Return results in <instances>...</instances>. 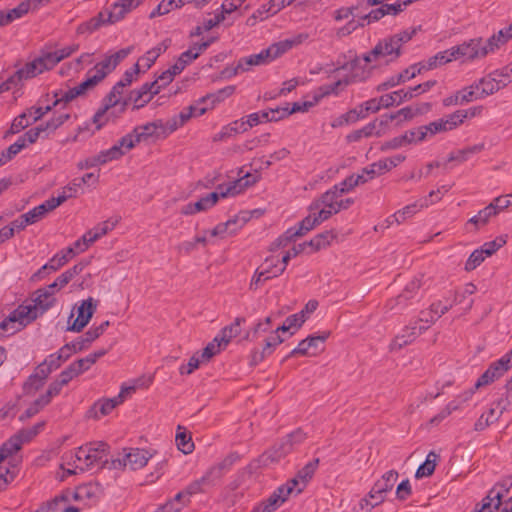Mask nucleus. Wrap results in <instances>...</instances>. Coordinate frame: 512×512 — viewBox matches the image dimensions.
I'll return each instance as SVG.
<instances>
[{
  "mask_svg": "<svg viewBox=\"0 0 512 512\" xmlns=\"http://www.w3.org/2000/svg\"><path fill=\"white\" fill-rule=\"evenodd\" d=\"M294 44L295 41L286 39L270 45L258 54L242 57L239 60L242 66L247 67L248 69L250 66L267 64L286 53Z\"/></svg>",
  "mask_w": 512,
  "mask_h": 512,
  "instance_id": "nucleus-1",
  "label": "nucleus"
},
{
  "mask_svg": "<svg viewBox=\"0 0 512 512\" xmlns=\"http://www.w3.org/2000/svg\"><path fill=\"white\" fill-rule=\"evenodd\" d=\"M397 478L398 472L395 470H389L384 473L381 479L374 483L373 487L368 493V498L361 500V507L364 508V505H370V511L375 506L384 502L387 492L392 490Z\"/></svg>",
  "mask_w": 512,
  "mask_h": 512,
  "instance_id": "nucleus-2",
  "label": "nucleus"
},
{
  "mask_svg": "<svg viewBox=\"0 0 512 512\" xmlns=\"http://www.w3.org/2000/svg\"><path fill=\"white\" fill-rule=\"evenodd\" d=\"M52 110V106L35 107L32 106L17 116L8 130V134H17L26 127L40 120L44 115Z\"/></svg>",
  "mask_w": 512,
  "mask_h": 512,
  "instance_id": "nucleus-3",
  "label": "nucleus"
},
{
  "mask_svg": "<svg viewBox=\"0 0 512 512\" xmlns=\"http://www.w3.org/2000/svg\"><path fill=\"white\" fill-rule=\"evenodd\" d=\"M428 326H422L417 320L405 326L402 332L397 335L389 345L390 351H399L406 345L412 343L418 336L424 333Z\"/></svg>",
  "mask_w": 512,
  "mask_h": 512,
  "instance_id": "nucleus-4",
  "label": "nucleus"
},
{
  "mask_svg": "<svg viewBox=\"0 0 512 512\" xmlns=\"http://www.w3.org/2000/svg\"><path fill=\"white\" fill-rule=\"evenodd\" d=\"M450 49L455 60L460 58L473 60L487 55V50L482 49V38L470 39L469 41L453 46Z\"/></svg>",
  "mask_w": 512,
  "mask_h": 512,
  "instance_id": "nucleus-5",
  "label": "nucleus"
},
{
  "mask_svg": "<svg viewBox=\"0 0 512 512\" xmlns=\"http://www.w3.org/2000/svg\"><path fill=\"white\" fill-rule=\"evenodd\" d=\"M510 369V366L502 357L490 363L488 368L477 379L475 383V389H479L483 386H487L489 384L494 383L495 381L503 377Z\"/></svg>",
  "mask_w": 512,
  "mask_h": 512,
  "instance_id": "nucleus-6",
  "label": "nucleus"
},
{
  "mask_svg": "<svg viewBox=\"0 0 512 512\" xmlns=\"http://www.w3.org/2000/svg\"><path fill=\"white\" fill-rule=\"evenodd\" d=\"M330 336V332L326 331L320 335H310L307 338L299 342L296 348H294L285 359L293 357L295 355L301 356H312L316 355L319 344H324Z\"/></svg>",
  "mask_w": 512,
  "mask_h": 512,
  "instance_id": "nucleus-7",
  "label": "nucleus"
},
{
  "mask_svg": "<svg viewBox=\"0 0 512 512\" xmlns=\"http://www.w3.org/2000/svg\"><path fill=\"white\" fill-rule=\"evenodd\" d=\"M96 308L97 304L92 297L83 300L77 309L78 315L76 319L67 327V330L77 333L81 332L93 317Z\"/></svg>",
  "mask_w": 512,
  "mask_h": 512,
  "instance_id": "nucleus-8",
  "label": "nucleus"
},
{
  "mask_svg": "<svg viewBox=\"0 0 512 512\" xmlns=\"http://www.w3.org/2000/svg\"><path fill=\"white\" fill-rule=\"evenodd\" d=\"M421 287V281L418 278H414L411 280L404 288V290L393 299H390L387 302V307L390 310H395L396 312H401L409 305V301L413 299L418 293Z\"/></svg>",
  "mask_w": 512,
  "mask_h": 512,
  "instance_id": "nucleus-9",
  "label": "nucleus"
},
{
  "mask_svg": "<svg viewBox=\"0 0 512 512\" xmlns=\"http://www.w3.org/2000/svg\"><path fill=\"white\" fill-rule=\"evenodd\" d=\"M132 47L122 48L117 52L106 56L104 60L97 63L93 70L96 76L104 74V78L115 70V68L131 53Z\"/></svg>",
  "mask_w": 512,
  "mask_h": 512,
  "instance_id": "nucleus-10",
  "label": "nucleus"
},
{
  "mask_svg": "<svg viewBox=\"0 0 512 512\" xmlns=\"http://www.w3.org/2000/svg\"><path fill=\"white\" fill-rule=\"evenodd\" d=\"M89 450L88 470L95 466L99 468L105 467L108 463L107 456L110 446L103 441L89 442Z\"/></svg>",
  "mask_w": 512,
  "mask_h": 512,
  "instance_id": "nucleus-11",
  "label": "nucleus"
},
{
  "mask_svg": "<svg viewBox=\"0 0 512 512\" xmlns=\"http://www.w3.org/2000/svg\"><path fill=\"white\" fill-rule=\"evenodd\" d=\"M291 443L286 441L283 437L277 443L273 445L269 450L265 451L260 456V462L267 465L268 463H274L280 461L286 455L291 453Z\"/></svg>",
  "mask_w": 512,
  "mask_h": 512,
  "instance_id": "nucleus-12",
  "label": "nucleus"
},
{
  "mask_svg": "<svg viewBox=\"0 0 512 512\" xmlns=\"http://www.w3.org/2000/svg\"><path fill=\"white\" fill-rule=\"evenodd\" d=\"M38 316L39 313L36 312L35 307L20 305L9 314V321H13L14 326L21 330Z\"/></svg>",
  "mask_w": 512,
  "mask_h": 512,
  "instance_id": "nucleus-13",
  "label": "nucleus"
},
{
  "mask_svg": "<svg viewBox=\"0 0 512 512\" xmlns=\"http://www.w3.org/2000/svg\"><path fill=\"white\" fill-rule=\"evenodd\" d=\"M162 120H156L153 122L146 123L144 125L136 126L133 132L136 137V141L139 143L146 141L149 138L160 139L163 138L162 132Z\"/></svg>",
  "mask_w": 512,
  "mask_h": 512,
  "instance_id": "nucleus-14",
  "label": "nucleus"
},
{
  "mask_svg": "<svg viewBox=\"0 0 512 512\" xmlns=\"http://www.w3.org/2000/svg\"><path fill=\"white\" fill-rule=\"evenodd\" d=\"M420 131L418 128L406 131L404 134L396 136L382 145V150L398 149L406 145L420 142Z\"/></svg>",
  "mask_w": 512,
  "mask_h": 512,
  "instance_id": "nucleus-15",
  "label": "nucleus"
},
{
  "mask_svg": "<svg viewBox=\"0 0 512 512\" xmlns=\"http://www.w3.org/2000/svg\"><path fill=\"white\" fill-rule=\"evenodd\" d=\"M372 54L375 59L380 57L391 56L387 62L392 61L398 58L401 54L398 46L396 45L394 39L391 37L385 38L379 41L376 46L372 49Z\"/></svg>",
  "mask_w": 512,
  "mask_h": 512,
  "instance_id": "nucleus-16",
  "label": "nucleus"
},
{
  "mask_svg": "<svg viewBox=\"0 0 512 512\" xmlns=\"http://www.w3.org/2000/svg\"><path fill=\"white\" fill-rule=\"evenodd\" d=\"M58 206H60V201H54V199L49 198L45 200L42 204L34 207L33 209L29 210L28 212L24 213V217L27 219V221L31 224H34L44 218V216L50 212L56 209Z\"/></svg>",
  "mask_w": 512,
  "mask_h": 512,
  "instance_id": "nucleus-17",
  "label": "nucleus"
},
{
  "mask_svg": "<svg viewBox=\"0 0 512 512\" xmlns=\"http://www.w3.org/2000/svg\"><path fill=\"white\" fill-rule=\"evenodd\" d=\"M120 404H122V396L99 399L93 404L89 413L93 414V417L98 419L100 416L110 414L112 410Z\"/></svg>",
  "mask_w": 512,
  "mask_h": 512,
  "instance_id": "nucleus-18",
  "label": "nucleus"
},
{
  "mask_svg": "<svg viewBox=\"0 0 512 512\" xmlns=\"http://www.w3.org/2000/svg\"><path fill=\"white\" fill-rule=\"evenodd\" d=\"M49 375H46L44 369L37 366L35 371L27 378V380L23 384V392L26 395H32L38 390H40Z\"/></svg>",
  "mask_w": 512,
  "mask_h": 512,
  "instance_id": "nucleus-19",
  "label": "nucleus"
},
{
  "mask_svg": "<svg viewBox=\"0 0 512 512\" xmlns=\"http://www.w3.org/2000/svg\"><path fill=\"white\" fill-rule=\"evenodd\" d=\"M151 457L152 454L140 448H130L129 451L125 453V461L132 470L143 468Z\"/></svg>",
  "mask_w": 512,
  "mask_h": 512,
  "instance_id": "nucleus-20",
  "label": "nucleus"
},
{
  "mask_svg": "<svg viewBox=\"0 0 512 512\" xmlns=\"http://www.w3.org/2000/svg\"><path fill=\"white\" fill-rule=\"evenodd\" d=\"M35 294L36 297L34 299L33 307L36 308V312L40 315L53 307L56 302L53 291H51L48 287L38 289Z\"/></svg>",
  "mask_w": 512,
  "mask_h": 512,
  "instance_id": "nucleus-21",
  "label": "nucleus"
},
{
  "mask_svg": "<svg viewBox=\"0 0 512 512\" xmlns=\"http://www.w3.org/2000/svg\"><path fill=\"white\" fill-rule=\"evenodd\" d=\"M503 402H504L503 399H499L498 401L495 402L496 407L500 408L499 413H496V409L493 407L490 408L486 413H483L479 417V419L475 422L474 429L476 431H482L486 427H488L490 424L497 421L499 419L500 415L506 410V406L503 405Z\"/></svg>",
  "mask_w": 512,
  "mask_h": 512,
  "instance_id": "nucleus-22",
  "label": "nucleus"
},
{
  "mask_svg": "<svg viewBox=\"0 0 512 512\" xmlns=\"http://www.w3.org/2000/svg\"><path fill=\"white\" fill-rule=\"evenodd\" d=\"M155 83H144L139 89L130 92L129 100L134 104L133 109L138 110L144 107L151 100V89Z\"/></svg>",
  "mask_w": 512,
  "mask_h": 512,
  "instance_id": "nucleus-23",
  "label": "nucleus"
},
{
  "mask_svg": "<svg viewBox=\"0 0 512 512\" xmlns=\"http://www.w3.org/2000/svg\"><path fill=\"white\" fill-rule=\"evenodd\" d=\"M480 88V97L484 98L505 87V82L492 73L488 77L480 79L478 82Z\"/></svg>",
  "mask_w": 512,
  "mask_h": 512,
  "instance_id": "nucleus-24",
  "label": "nucleus"
},
{
  "mask_svg": "<svg viewBox=\"0 0 512 512\" xmlns=\"http://www.w3.org/2000/svg\"><path fill=\"white\" fill-rule=\"evenodd\" d=\"M41 60L34 59L31 62L25 64L24 67L18 69L12 76L14 77L17 84H19L22 80H27L41 74L43 72V67L40 65Z\"/></svg>",
  "mask_w": 512,
  "mask_h": 512,
  "instance_id": "nucleus-25",
  "label": "nucleus"
},
{
  "mask_svg": "<svg viewBox=\"0 0 512 512\" xmlns=\"http://www.w3.org/2000/svg\"><path fill=\"white\" fill-rule=\"evenodd\" d=\"M245 322V318L237 317L233 323L221 329L220 333L216 336L223 347L231 341L232 338L238 336L241 332V324Z\"/></svg>",
  "mask_w": 512,
  "mask_h": 512,
  "instance_id": "nucleus-26",
  "label": "nucleus"
},
{
  "mask_svg": "<svg viewBox=\"0 0 512 512\" xmlns=\"http://www.w3.org/2000/svg\"><path fill=\"white\" fill-rule=\"evenodd\" d=\"M109 24L106 20V13L99 12L96 16L92 17L88 21H85L78 25L77 27V34H86V33H93L94 31L98 30L103 25Z\"/></svg>",
  "mask_w": 512,
  "mask_h": 512,
  "instance_id": "nucleus-27",
  "label": "nucleus"
},
{
  "mask_svg": "<svg viewBox=\"0 0 512 512\" xmlns=\"http://www.w3.org/2000/svg\"><path fill=\"white\" fill-rule=\"evenodd\" d=\"M23 444V440L17 434L4 442L0 447V467H4L3 462L19 451Z\"/></svg>",
  "mask_w": 512,
  "mask_h": 512,
  "instance_id": "nucleus-28",
  "label": "nucleus"
},
{
  "mask_svg": "<svg viewBox=\"0 0 512 512\" xmlns=\"http://www.w3.org/2000/svg\"><path fill=\"white\" fill-rule=\"evenodd\" d=\"M413 97L414 94H411V91L400 89L390 94L382 95L381 101L383 103L384 108H389L395 104L399 105L404 101L410 100Z\"/></svg>",
  "mask_w": 512,
  "mask_h": 512,
  "instance_id": "nucleus-29",
  "label": "nucleus"
},
{
  "mask_svg": "<svg viewBox=\"0 0 512 512\" xmlns=\"http://www.w3.org/2000/svg\"><path fill=\"white\" fill-rule=\"evenodd\" d=\"M336 238V233L332 230L324 231L315 235L310 241H306L313 252L319 251L330 245L331 241Z\"/></svg>",
  "mask_w": 512,
  "mask_h": 512,
  "instance_id": "nucleus-30",
  "label": "nucleus"
},
{
  "mask_svg": "<svg viewBox=\"0 0 512 512\" xmlns=\"http://www.w3.org/2000/svg\"><path fill=\"white\" fill-rule=\"evenodd\" d=\"M363 118H365V113L363 110V105H360L358 108L351 109L348 112L336 118L332 123V127H340L343 125L354 123L359 119Z\"/></svg>",
  "mask_w": 512,
  "mask_h": 512,
  "instance_id": "nucleus-31",
  "label": "nucleus"
},
{
  "mask_svg": "<svg viewBox=\"0 0 512 512\" xmlns=\"http://www.w3.org/2000/svg\"><path fill=\"white\" fill-rule=\"evenodd\" d=\"M495 216H496V212L494 210V206L487 205L482 210H480L476 215L471 217L468 220L467 224H473L475 226V229L478 230L481 227L488 224L490 219Z\"/></svg>",
  "mask_w": 512,
  "mask_h": 512,
  "instance_id": "nucleus-32",
  "label": "nucleus"
},
{
  "mask_svg": "<svg viewBox=\"0 0 512 512\" xmlns=\"http://www.w3.org/2000/svg\"><path fill=\"white\" fill-rule=\"evenodd\" d=\"M438 459L439 455L434 451H430L426 457L425 462L417 468L415 477L420 479L422 477L431 476L435 471L436 462Z\"/></svg>",
  "mask_w": 512,
  "mask_h": 512,
  "instance_id": "nucleus-33",
  "label": "nucleus"
},
{
  "mask_svg": "<svg viewBox=\"0 0 512 512\" xmlns=\"http://www.w3.org/2000/svg\"><path fill=\"white\" fill-rule=\"evenodd\" d=\"M175 441L178 449L184 454H189L194 450V443L190 433L181 426L177 428Z\"/></svg>",
  "mask_w": 512,
  "mask_h": 512,
  "instance_id": "nucleus-34",
  "label": "nucleus"
},
{
  "mask_svg": "<svg viewBox=\"0 0 512 512\" xmlns=\"http://www.w3.org/2000/svg\"><path fill=\"white\" fill-rule=\"evenodd\" d=\"M420 131V140H424L428 135L433 136L439 132L449 131L450 127L446 125L444 118L438 119L428 125L418 127Z\"/></svg>",
  "mask_w": 512,
  "mask_h": 512,
  "instance_id": "nucleus-35",
  "label": "nucleus"
},
{
  "mask_svg": "<svg viewBox=\"0 0 512 512\" xmlns=\"http://www.w3.org/2000/svg\"><path fill=\"white\" fill-rule=\"evenodd\" d=\"M483 144H476L456 152H451L448 156L447 162L456 161L458 163H463L469 159V157L473 154L479 153L483 150Z\"/></svg>",
  "mask_w": 512,
  "mask_h": 512,
  "instance_id": "nucleus-36",
  "label": "nucleus"
},
{
  "mask_svg": "<svg viewBox=\"0 0 512 512\" xmlns=\"http://www.w3.org/2000/svg\"><path fill=\"white\" fill-rule=\"evenodd\" d=\"M61 267H63V262L60 263V260H58L56 255H54L46 264H44L31 276V281L41 280L50 273L56 272Z\"/></svg>",
  "mask_w": 512,
  "mask_h": 512,
  "instance_id": "nucleus-37",
  "label": "nucleus"
},
{
  "mask_svg": "<svg viewBox=\"0 0 512 512\" xmlns=\"http://www.w3.org/2000/svg\"><path fill=\"white\" fill-rule=\"evenodd\" d=\"M86 76L87 77L83 82L74 87L75 93H78L79 96L85 95L104 79V74L96 76L93 73V70H89Z\"/></svg>",
  "mask_w": 512,
  "mask_h": 512,
  "instance_id": "nucleus-38",
  "label": "nucleus"
},
{
  "mask_svg": "<svg viewBox=\"0 0 512 512\" xmlns=\"http://www.w3.org/2000/svg\"><path fill=\"white\" fill-rule=\"evenodd\" d=\"M452 60H455V59L452 55L451 49L449 48L447 50L438 52L434 56L428 58V60L425 61L424 63H425L426 70H432L441 65L449 63Z\"/></svg>",
  "mask_w": 512,
  "mask_h": 512,
  "instance_id": "nucleus-39",
  "label": "nucleus"
},
{
  "mask_svg": "<svg viewBox=\"0 0 512 512\" xmlns=\"http://www.w3.org/2000/svg\"><path fill=\"white\" fill-rule=\"evenodd\" d=\"M375 128H376V121L370 122L367 125H365L363 128L354 130L351 133H349L346 136V140L349 143L358 142L363 137H370V136L374 135ZM375 135L380 136L381 134H380V132H376Z\"/></svg>",
  "mask_w": 512,
  "mask_h": 512,
  "instance_id": "nucleus-40",
  "label": "nucleus"
},
{
  "mask_svg": "<svg viewBox=\"0 0 512 512\" xmlns=\"http://www.w3.org/2000/svg\"><path fill=\"white\" fill-rule=\"evenodd\" d=\"M31 3L29 1H23L18 6L9 11H3L4 22L8 25L12 21L21 18L28 13Z\"/></svg>",
  "mask_w": 512,
  "mask_h": 512,
  "instance_id": "nucleus-41",
  "label": "nucleus"
},
{
  "mask_svg": "<svg viewBox=\"0 0 512 512\" xmlns=\"http://www.w3.org/2000/svg\"><path fill=\"white\" fill-rule=\"evenodd\" d=\"M239 190H237V183L229 185L225 191L221 192H211L208 195L204 196L205 202L208 208L213 207L220 198H224L228 195H237Z\"/></svg>",
  "mask_w": 512,
  "mask_h": 512,
  "instance_id": "nucleus-42",
  "label": "nucleus"
},
{
  "mask_svg": "<svg viewBox=\"0 0 512 512\" xmlns=\"http://www.w3.org/2000/svg\"><path fill=\"white\" fill-rule=\"evenodd\" d=\"M70 119L69 113L60 114L58 116L52 117L46 123L42 124L44 127L46 134L44 137H48L51 133L55 132L60 126H62L67 120Z\"/></svg>",
  "mask_w": 512,
  "mask_h": 512,
  "instance_id": "nucleus-43",
  "label": "nucleus"
},
{
  "mask_svg": "<svg viewBox=\"0 0 512 512\" xmlns=\"http://www.w3.org/2000/svg\"><path fill=\"white\" fill-rule=\"evenodd\" d=\"M338 200H336L334 197H333V194H331L328 190L323 193L320 197V199L314 201L311 203V205L309 206V210L310 211H316L318 210L321 206H324L326 208H331V209H335V206L337 204Z\"/></svg>",
  "mask_w": 512,
  "mask_h": 512,
  "instance_id": "nucleus-44",
  "label": "nucleus"
},
{
  "mask_svg": "<svg viewBox=\"0 0 512 512\" xmlns=\"http://www.w3.org/2000/svg\"><path fill=\"white\" fill-rule=\"evenodd\" d=\"M81 188V185L78 183L76 179H74L71 183L65 186L62 189V192L57 197H51L54 201H60V205L64 203L69 198L75 197Z\"/></svg>",
  "mask_w": 512,
  "mask_h": 512,
  "instance_id": "nucleus-45",
  "label": "nucleus"
},
{
  "mask_svg": "<svg viewBox=\"0 0 512 512\" xmlns=\"http://www.w3.org/2000/svg\"><path fill=\"white\" fill-rule=\"evenodd\" d=\"M98 337L90 328L83 336L76 338L71 342V346H73L74 351H82L86 349L93 341H95Z\"/></svg>",
  "mask_w": 512,
  "mask_h": 512,
  "instance_id": "nucleus-46",
  "label": "nucleus"
},
{
  "mask_svg": "<svg viewBox=\"0 0 512 512\" xmlns=\"http://www.w3.org/2000/svg\"><path fill=\"white\" fill-rule=\"evenodd\" d=\"M267 265V268L263 271H259V270H256L252 279H251V282H250V285H249V289L250 290H257L259 285L262 283V282H265L271 278H273V271L272 269L270 268V266L268 264Z\"/></svg>",
  "mask_w": 512,
  "mask_h": 512,
  "instance_id": "nucleus-47",
  "label": "nucleus"
},
{
  "mask_svg": "<svg viewBox=\"0 0 512 512\" xmlns=\"http://www.w3.org/2000/svg\"><path fill=\"white\" fill-rule=\"evenodd\" d=\"M53 97L55 98L54 102L52 103V108L56 107L57 105L63 103L64 105L68 104L69 102L73 101L75 98L79 97L78 93H75V88H70L67 91H55L53 93Z\"/></svg>",
  "mask_w": 512,
  "mask_h": 512,
  "instance_id": "nucleus-48",
  "label": "nucleus"
},
{
  "mask_svg": "<svg viewBox=\"0 0 512 512\" xmlns=\"http://www.w3.org/2000/svg\"><path fill=\"white\" fill-rule=\"evenodd\" d=\"M222 346L223 344L219 342L215 336L214 339L209 342L205 348H203L199 356L201 357L202 361L208 362L213 356L217 355L221 351Z\"/></svg>",
  "mask_w": 512,
  "mask_h": 512,
  "instance_id": "nucleus-49",
  "label": "nucleus"
},
{
  "mask_svg": "<svg viewBox=\"0 0 512 512\" xmlns=\"http://www.w3.org/2000/svg\"><path fill=\"white\" fill-rule=\"evenodd\" d=\"M223 476L224 475L219 471V469L212 465L207 469L201 479L207 488H210L216 486Z\"/></svg>",
  "mask_w": 512,
  "mask_h": 512,
  "instance_id": "nucleus-50",
  "label": "nucleus"
},
{
  "mask_svg": "<svg viewBox=\"0 0 512 512\" xmlns=\"http://www.w3.org/2000/svg\"><path fill=\"white\" fill-rule=\"evenodd\" d=\"M291 258V255L287 251L280 261L277 260V263H274L273 258H266L265 264H268L270 266V268L273 271V276H279L285 271L286 266Z\"/></svg>",
  "mask_w": 512,
  "mask_h": 512,
  "instance_id": "nucleus-51",
  "label": "nucleus"
},
{
  "mask_svg": "<svg viewBox=\"0 0 512 512\" xmlns=\"http://www.w3.org/2000/svg\"><path fill=\"white\" fill-rule=\"evenodd\" d=\"M420 208L419 202H415L413 204H409L405 206L403 209L395 212L391 217L398 224L402 223L406 218L413 216Z\"/></svg>",
  "mask_w": 512,
  "mask_h": 512,
  "instance_id": "nucleus-52",
  "label": "nucleus"
},
{
  "mask_svg": "<svg viewBox=\"0 0 512 512\" xmlns=\"http://www.w3.org/2000/svg\"><path fill=\"white\" fill-rule=\"evenodd\" d=\"M123 155H125V151L120 150L119 147H116L115 145H113L111 148H109L107 150L101 151L98 154V156L100 158L101 165L106 164L107 162H110L113 160H118Z\"/></svg>",
  "mask_w": 512,
  "mask_h": 512,
  "instance_id": "nucleus-53",
  "label": "nucleus"
},
{
  "mask_svg": "<svg viewBox=\"0 0 512 512\" xmlns=\"http://www.w3.org/2000/svg\"><path fill=\"white\" fill-rule=\"evenodd\" d=\"M506 244V239L503 236L497 237L493 241H489L484 243L481 248L483 251V255L486 257L492 256L496 251H498L502 246Z\"/></svg>",
  "mask_w": 512,
  "mask_h": 512,
  "instance_id": "nucleus-54",
  "label": "nucleus"
},
{
  "mask_svg": "<svg viewBox=\"0 0 512 512\" xmlns=\"http://www.w3.org/2000/svg\"><path fill=\"white\" fill-rule=\"evenodd\" d=\"M460 94L461 103H468L475 99H482V97H480V88L477 82H474L472 85L460 90Z\"/></svg>",
  "mask_w": 512,
  "mask_h": 512,
  "instance_id": "nucleus-55",
  "label": "nucleus"
},
{
  "mask_svg": "<svg viewBox=\"0 0 512 512\" xmlns=\"http://www.w3.org/2000/svg\"><path fill=\"white\" fill-rule=\"evenodd\" d=\"M47 404L42 400L41 397H38L20 416V421H26L36 414H38Z\"/></svg>",
  "mask_w": 512,
  "mask_h": 512,
  "instance_id": "nucleus-56",
  "label": "nucleus"
},
{
  "mask_svg": "<svg viewBox=\"0 0 512 512\" xmlns=\"http://www.w3.org/2000/svg\"><path fill=\"white\" fill-rule=\"evenodd\" d=\"M318 464H319L318 458L311 460L310 462H308L304 467H302L298 471L297 478H300V480L303 483H306L308 480H310L313 477V475L318 467Z\"/></svg>",
  "mask_w": 512,
  "mask_h": 512,
  "instance_id": "nucleus-57",
  "label": "nucleus"
},
{
  "mask_svg": "<svg viewBox=\"0 0 512 512\" xmlns=\"http://www.w3.org/2000/svg\"><path fill=\"white\" fill-rule=\"evenodd\" d=\"M104 13H106V20L108 21V23L114 24L122 20L128 12L121 5V3L116 2L113 4V8L111 11H105Z\"/></svg>",
  "mask_w": 512,
  "mask_h": 512,
  "instance_id": "nucleus-58",
  "label": "nucleus"
},
{
  "mask_svg": "<svg viewBox=\"0 0 512 512\" xmlns=\"http://www.w3.org/2000/svg\"><path fill=\"white\" fill-rule=\"evenodd\" d=\"M89 453H90L89 443H87L83 446H80L76 449V451L74 453V457H75L74 463L76 461H78L82 464L81 466L76 465V468H79L81 471L88 470Z\"/></svg>",
  "mask_w": 512,
  "mask_h": 512,
  "instance_id": "nucleus-59",
  "label": "nucleus"
},
{
  "mask_svg": "<svg viewBox=\"0 0 512 512\" xmlns=\"http://www.w3.org/2000/svg\"><path fill=\"white\" fill-rule=\"evenodd\" d=\"M239 460L240 455L237 452H230L224 459L214 464V466L218 468L223 475H225L228 471H230L232 466Z\"/></svg>",
  "mask_w": 512,
  "mask_h": 512,
  "instance_id": "nucleus-60",
  "label": "nucleus"
},
{
  "mask_svg": "<svg viewBox=\"0 0 512 512\" xmlns=\"http://www.w3.org/2000/svg\"><path fill=\"white\" fill-rule=\"evenodd\" d=\"M423 71H427L425 68V63L419 62L404 69L402 72L399 73V76L404 83L407 80H410L416 77L417 75L421 74Z\"/></svg>",
  "mask_w": 512,
  "mask_h": 512,
  "instance_id": "nucleus-61",
  "label": "nucleus"
},
{
  "mask_svg": "<svg viewBox=\"0 0 512 512\" xmlns=\"http://www.w3.org/2000/svg\"><path fill=\"white\" fill-rule=\"evenodd\" d=\"M369 74L370 70L362 69L361 72L350 73L337 82H340V86H348L353 83L365 81L369 77Z\"/></svg>",
  "mask_w": 512,
  "mask_h": 512,
  "instance_id": "nucleus-62",
  "label": "nucleus"
},
{
  "mask_svg": "<svg viewBox=\"0 0 512 512\" xmlns=\"http://www.w3.org/2000/svg\"><path fill=\"white\" fill-rule=\"evenodd\" d=\"M62 362L58 359L56 353H52L48 355L43 362H41L38 366L44 369L46 375H50L53 371L60 368Z\"/></svg>",
  "mask_w": 512,
  "mask_h": 512,
  "instance_id": "nucleus-63",
  "label": "nucleus"
},
{
  "mask_svg": "<svg viewBox=\"0 0 512 512\" xmlns=\"http://www.w3.org/2000/svg\"><path fill=\"white\" fill-rule=\"evenodd\" d=\"M122 89V83L117 82L103 99V104L111 108L120 103L118 96L122 94Z\"/></svg>",
  "mask_w": 512,
  "mask_h": 512,
  "instance_id": "nucleus-64",
  "label": "nucleus"
}]
</instances>
